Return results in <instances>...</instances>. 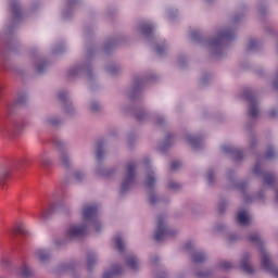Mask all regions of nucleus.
I'll return each instance as SVG.
<instances>
[{
  "label": "nucleus",
  "mask_w": 278,
  "mask_h": 278,
  "mask_svg": "<svg viewBox=\"0 0 278 278\" xmlns=\"http://www.w3.org/2000/svg\"><path fill=\"white\" fill-rule=\"evenodd\" d=\"M60 160L63 166L68 167L71 166V157H68V152L61 151L60 152Z\"/></svg>",
  "instance_id": "nucleus-18"
},
{
  "label": "nucleus",
  "mask_w": 278,
  "mask_h": 278,
  "mask_svg": "<svg viewBox=\"0 0 278 278\" xmlns=\"http://www.w3.org/2000/svg\"><path fill=\"white\" fill-rule=\"evenodd\" d=\"M269 116H271V118H275V116H277V110H271L269 112Z\"/></svg>",
  "instance_id": "nucleus-44"
},
{
  "label": "nucleus",
  "mask_w": 278,
  "mask_h": 278,
  "mask_svg": "<svg viewBox=\"0 0 278 278\" xmlns=\"http://www.w3.org/2000/svg\"><path fill=\"white\" fill-rule=\"evenodd\" d=\"M186 140L189 144H191V147H193V149H199V146L201 144V139L190 135L186 137Z\"/></svg>",
  "instance_id": "nucleus-17"
},
{
  "label": "nucleus",
  "mask_w": 278,
  "mask_h": 278,
  "mask_svg": "<svg viewBox=\"0 0 278 278\" xmlns=\"http://www.w3.org/2000/svg\"><path fill=\"white\" fill-rule=\"evenodd\" d=\"M146 164H147V165H149V162H148V161H146Z\"/></svg>",
  "instance_id": "nucleus-55"
},
{
  "label": "nucleus",
  "mask_w": 278,
  "mask_h": 278,
  "mask_svg": "<svg viewBox=\"0 0 278 278\" xmlns=\"http://www.w3.org/2000/svg\"><path fill=\"white\" fill-rule=\"evenodd\" d=\"M166 45H164V42H162V45L160 46V45H157L156 47H155V51H156V53L159 54V55H164V53H166Z\"/></svg>",
  "instance_id": "nucleus-27"
},
{
  "label": "nucleus",
  "mask_w": 278,
  "mask_h": 278,
  "mask_svg": "<svg viewBox=\"0 0 278 278\" xmlns=\"http://www.w3.org/2000/svg\"><path fill=\"white\" fill-rule=\"evenodd\" d=\"M174 236L175 232L170 230L168 227H166V217L159 216L156 231L154 235V239L156 240V242H164L166 238H173Z\"/></svg>",
  "instance_id": "nucleus-4"
},
{
  "label": "nucleus",
  "mask_w": 278,
  "mask_h": 278,
  "mask_svg": "<svg viewBox=\"0 0 278 278\" xmlns=\"http://www.w3.org/2000/svg\"><path fill=\"white\" fill-rule=\"evenodd\" d=\"M86 71V66L77 65L68 70L67 75L68 77H77L81 74V72Z\"/></svg>",
  "instance_id": "nucleus-13"
},
{
  "label": "nucleus",
  "mask_w": 278,
  "mask_h": 278,
  "mask_svg": "<svg viewBox=\"0 0 278 278\" xmlns=\"http://www.w3.org/2000/svg\"><path fill=\"white\" fill-rule=\"evenodd\" d=\"M45 68H47V63H41V64L37 65V71L39 73H45Z\"/></svg>",
  "instance_id": "nucleus-37"
},
{
  "label": "nucleus",
  "mask_w": 278,
  "mask_h": 278,
  "mask_svg": "<svg viewBox=\"0 0 278 278\" xmlns=\"http://www.w3.org/2000/svg\"><path fill=\"white\" fill-rule=\"evenodd\" d=\"M222 151L223 153H232L237 160H242V151L236 150L231 146H223Z\"/></svg>",
  "instance_id": "nucleus-10"
},
{
  "label": "nucleus",
  "mask_w": 278,
  "mask_h": 278,
  "mask_svg": "<svg viewBox=\"0 0 278 278\" xmlns=\"http://www.w3.org/2000/svg\"><path fill=\"white\" fill-rule=\"evenodd\" d=\"M126 264L129 268H131V270H138V268H140V262H138V257L134 255L128 256Z\"/></svg>",
  "instance_id": "nucleus-12"
},
{
  "label": "nucleus",
  "mask_w": 278,
  "mask_h": 278,
  "mask_svg": "<svg viewBox=\"0 0 278 278\" xmlns=\"http://www.w3.org/2000/svg\"><path fill=\"white\" fill-rule=\"evenodd\" d=\"M115 247L118 249L121 253L125 251V242L123 241V238L121 237L115 238Z\"/></svg>",
  "instance_id": "nucleus-22"
},
{
  "label": "nucleus",
  "mask_w": 278,
  "mask_h": 278,
  "mask_svg": "<svg viewBox=\"0 0 278 278\" xmlns=\"http://www.w3.org/2000/svg\"><path fill=\"white\" fill-rule=\"evenodd\" d=\"M17 231H18L20 233H25V229H23V227H20V228L17 229Z\"/></svg>",
  "instance_id": "nucleus-48"
},
{
  "label": "nucleus",
  "mask_w": 278,
  "mask_h": 278,
  "mask_svg": "<svg viewBox=\"0 0 278 278\" xmlns=\"http://www.w3.org/2000/svg\"><path fill=\"white\" fill-rule=\"evenodd\" d=\"M97 157L98 160H101L103 157V147L101 144H98Z\"/></svg>",
  "instance_id": "nucleus-32"
},
{
  "label": "nucleus",
  "mask_w": 278,
  "mask_h": 278,
  "mask_svg": "<svg viewBox=\"0 0 278 278\" xmlns=\"http://www.w3.org/2000/svg\"><path fill=\"white\" fill-rule=\"evenodd\" d=\"M249 260H251V255L249 253L244 254L241 261V268L247 275H253V267L249 263Z\"/></svg>",
  "instance_id": "nucleus-8"
},
{
  "label": "nucleus",
  "mask_w": 278,
  "mask_h": 278,
  "mask_svg": "<svg viewBox=\"0 0 278 278\" xmlns=\"http://www.w3.org/2000/svg\"><path fill=\"white\" fill-rule=\"evenodd\" d=\"M257 47V41L255 39H252L248 43V51H253Z\"/></svg>",
  "instance_id": "nucleus-31"
},
{
  "label": "nucleus",
  "mask_w": 278,
  "mask_h": 278,
  "mask_svg": "<svg viewBox=\"0 0 278 278\" xmlns=\"http://www.w3.org/2000/svg\"><path fill=\"white\" fill-rule=\"evenodd\" d=\"M230 242H233V237H229Z\"/></svg>",
  "instance_id": "nucleus-54"
},
{
  "label": "nucleus",
  "mask_w": 278,
  "mask_h": 278,
  "mask_svg": "<svg viewBox=\"0 0 278 278\" xmlns=\"http://www.w3.org/2000/svg\"><path fill=\"white\" fill-rule=\"evenodd\" d=\"M8 177H10V173L4 172L1 174L0 176V186H3V184H5V181H8Z\"/></svg>",
  "instance_id": "nucleus-30"
},
{
  "label": "nucleus",
  "mask_w": 278,
  "mask_h": 278,
  "mask_svg": "<svg viewBox=\"0 0 278 278\" xmlns=\"http://www.w3.org/2000/svg\"><path fill=\"white\" fill-rule=\"evenodd\" d=\"M39 162L42 166H49V164H51V159H49V154H47V152H43L39 155Z\"/></svg>",
  "instance_id": "nucleus-20"
},
{
  "label": "nucleus",
  "mask_w": 278,
  "mask_h": 278,
  "mask_svg": "<svg viewBox=\"0 0 278 278\" xmlns=\"http://www.w3.org/2000/svg\"><path fill=\"white\" fill-rule=\"evenodd\" d=\"M207 180L210 181V184L214 181V172L210 170L207 173Z\"/></svg>",
  "instance_id": "nucleus-40"
},
{
  "label": "nucleus",
  "mask_w": 278,
  "mask_h": 278,
  "mask_svg": "<svg viewBox=\"0 0 278 278\" xmlns=\"http://www.w3.org/2000/svg\"><path fill=\"white\" fill-rule=\"evenodd\" d=\"M123 273V269L121 268V266L115 265L111 268V270H106L103 274V278H116L118 277V275H121Z\"/></svg>",
  "instance_id": "nucleus-9"
},
{
  "label": "nucleus",
  "mask_w": 278,
  "mask_h": 278,
  "mask_svg": "<svg viewBox=\"0 0 278 278\" xmlns=\"http://www.w3.org/2000/svg\"><path fill=\"white\" fill-rule=\"evenodd\" d=\"M34 273L31 271V268H29L27 265H24L21 270L22 277H31Z\"/></svg>",
  "instance_id": "nucleus-25"
},
{
  "label": "nucleus",
  "mask_w": 278,
  "mask_h": 278,
  "mask_svg": "<svg viewBox=\"0 0 278 278\" xmlns=\"http://www.w3.org/2000/svg\"><path fill=\"white\" fill-rule=\"evenodd\" d=\"M148 116H149V114H147V112H144V111H139L136 114V118H137V121H139V123H142L143 121H147Z\"/></svg>",
  "instance_id": "nucleus-26"
},
{
  "label": "nucleus",
  "mask_w": 278,
  "mask_h": 278,
  "mask_svg": "<svg viewBox=\"0 0 278 278\" xmlns=\"http://www.w3.org/2000/svg\"><path fill=\"white\" fill-rule=\"evenodd\" d=\"M2 266H10V260L3 258Z\"/></svg>",
  "instance_id": "nucleus-45"
},
{
  "label": "nucleus",
  "mask_w": 278,
  "mask_h": 278,
  "mask_svg": "<svg viewBox=\"0 0 278 278\" xmlns=\"http://www.w3.org/2000/svg\"><path fill=\"white\" fill-rule=\"evenodd\" d=\"M207 275H208V274L198 273V277H200V278L207 277Z\"/></svg>",
  "instance_id": "nucleus-47"
},
{
  "label": "nucleus",
  "mask_w": 278,
  "mask_h": 278,
  "mask_svg": "<svg viewBox=\"0 0 278 278\" xmlns=\"http://www.w3.org/2000/svg\"><path fill=\"white\" fill-rule=\"evenodd\" d=\"M250 242H252L253 244H256L258 247L264 269L267 273H270L274 277L278 278V269L275 268V266L270 262V256H268V252L264 248V242L260 238V235L250 236Z\"/></svg>",
  "instance_id": "nucleus-2"
},
{
  "label": "nucleus",
  "mask_w": 278,
  "mask_h": 278,
  "mask_svg": "<svg viewBox=\"0 0 278 278\" xmlns=\"http://www.w3.org/2000/svg\"><path fill=\"white\" fill-rule=\"evenodd\" d=\"M83 222L84 226L72 225L66 230V237L70 240L73 238H79V236H84L86 233V227L90 225L94 228V231L99 233L103 226L101 225V220H99V208L94 205H87L83 210Z\"/></svg>",
  "instance_id": "nucleus-1"
},
{
  "label": "nucleus",
  "mask_w": 278,
  "mask_h": 278,
  "mask_svg": "<svg viewBox=\"0 0 278 278\" xmlns=\"http://www.w3.org/2000/svg\"><path fill=\"white\" fill-rule=\"evenodd\" d=\"M41 218H47V214L46 213H41Z\"/></svg>",
  "instance_id": "nucleus-50"
},
{
  "label": "nucleus",
  "mask_w": 278,
  "mask_h": 278,
  "mask_svg": "<svg viewBox=\"0 0 278 278\" xmlns=\"http://www.w3.org/2000/svg\"><path fill=\"white\" fill-rule=\"evenodd\" d=\"M254 175H260L262 170L260 169V163H256L253 169Z\"/></svg>",
  "instance_id": "nucleus-39"
},
{
  "label": "nucleus",
  "mask_w": 278,
  "mask_h": 278,
  "mask_svg": "<svg viewBox=\"0 0 278 278\" xmlns=\"http://www.w3.org/2000/svg\"><path fill=\"white\" fill-rule=\"evenodd\" d=\"M149 201L151 203V205H155V203H157V195L155 194H150Z\"/></svg>",
  "instance_id": "nucleus-35"
},
{
  "label": "nucleus",
  "mask_w": 278,
  "mask_h": 278,
  "mask_svg": "<svg viewBox=\"0 0 278 278\" xmlns=\"http://www.w3.org/2000/svg\"><path fill=\"white\" fill-rule=\"evenodd\" d=\"M237 222L239 223V225L245 227L247 225L251 224V215H249V212L247 210L239 211L237 213Z\"/></svg>",
  "instance_id": "nucleus-7"
},
{
  "label": "nucleus",
  "mask_w": 278,
  "mask_h": 278,
  "mask_svg": "<svg viewBox=\"0 0 278 278\" xmlns=\"http://www.w3.org/2000/svg\"><path fill=\"white\" fill-rule=\"evenodd\" d=\"M236 36V31L231 28H226L218 33L217 38L210 42V47L213 51H215V55H218V50H220V46L223 42H229V40H233Z\"/></svg>",
  "instance_id": "nucleus-3"
},
{
  "label": "nucleus",
  "mask_w": 278,
  "mask_h": 278,
  "mask_svg": "<svg viewBox=\"0 0 278 278\" xmlns=\"http://www.w3.org/2000/svg\"><path fill=\"white\" fill-rule=\"evenodd\" d=\"M90 110H91L92 112H99V103H98V102H92V103L90 104Z\"/></svg>",
  "instance_id": "nucleus-36"
},
{
  "label": "nucleus",
  "mask_w": 278,
  "mask_h": 278,
  "mask_svg": "<svg viewBox=\"0 0 278 278\" xmlns=\"http://www.w3.org/2000/svg\"><path fill=\"white\" fill-rule=\"evenodd\" d=\"M97 264V255L94 253H89L87 256V266L88 268H92Z\"/></svg>",
  "instance_id": "nucleus-21"
},
{
  "label": "nucleus",
  "mask_w": 278,
  "mask_h": 278,
  "mask_svg": "<svg viewBox=\"0 0 278 278\" xmlns=\"http://www.w3.org/2000/svg\"><path fill=\"white\" fill-rule=\"evenodd\" d=\"M140 86H142V81L135 83V90H138V88H140Z\"/></svg>",
  "instance_id": "nucleus-46"
},
{
  "label": "nucleus",
  "mask_w": 278,
  "mask_h": 278,
  "mask_svg": "<svg viewBox=\"0 0 278 278\" xmlns=\"http://www.w3.org/2000/svg\"><path fill=\"white\" fill-rule=\"evenodd\" d=\"M276 201H278V191H276Z\"/></svg>",
  "instance_id": "nucleus-53"
},
{
  "label": "nucleus",
  "mask_w": 278,
  "mask_h": 278,
  "mask_svg": "<svg viewBox=\"0 0 278 278\" xmlns=\"http://www.w3.org/2000/svg\"><path fill=\"white\" fill-rule=\"evenodd\" d=\"M9 114H12V106H9Z\"/></svg>",
  "instance_id": "nucleus-52"
},
{
  "label": "nucleus",
  "mask_w": 278,
  "mask_h": 278,
  "mask_svg": "<svg viewBox=\"0 0 278 278\" xmlns=\"http://www.w3.org/2000/svg\"><path fill=\"white\" fill-rule=\"evenodd\" d=\"M181 166V163L179 162H174L172 163V170H177Z\"/></svg>",
  "instance_id": "nucleus-41"
},
{
  "label": "nucleus",
  "mask_w": 278,
  "mask_h": 278,
  "mask_svg": "<svg viewBox=\"0 0 278 278\" xmlns=\"http://www.w3.org/2000/svg\"><path fill=\"white\" fill-rule=\"evenodd\" d=\"M168 188H169V190H177V188H179V184H177V182H169L168 184Z\"/></svg>",
  "instance_id": "nucleus-38"
},
{
  "label": "nucleus",
  "mask_w": 278,
  "mask_h": 278,
  "mask_svg": "<svg viewBox=\"0 0 278 278\" xmlns=\"http://www.w3.org/2000/svg\"><path fill=\"white\" fill-rule=\"evenodd\" d=\"M46 123L47 125H60V119L55 117H47Z\"/></svg>",
  "instance_id": "nucleus-29"
},
{
  "label": "nucleus",
  "mask_w": 278,
  "mask_h": 278,
  "mask_svg": "<svg viewBox=\"0 0 278 278\" xmlns=\"http://www.w3.org/2000/svg\"><path fill=\"white\" fill-rule=\"evenodd\" d=\"M35 255L37 260H39V262H47L49 261V257H51V254H49V252H47V250H43V249L37 250L35 252Z\"/></svg>",
  "instance_id": "nucleus-14"
},
{
  "label": "nucleus",
  "mask_w": 278,
  "mask_h": 278,
  "mask_svg": "<svg viewBox=\"0 0 278 278\" xmlns=\"http://www.w3.org/2000/svg\"><path fill=\"white\" fill-rule=\"evenodd\" d=\"M136 180V163H129L126 167V174L124 176L119 192L121 194H125L131 186H134V181Z\"/></svg>",
  "instance_id": "nucleus-5"
},
{
  "label": "nucleus",
  "mask_w": 278,
  "mask_h": 278,
  "mask_svg": "<svg viewBox=\"0 0 278 278\" xmlns=\"http://www.w3.org/2000/svg\"><path fill=\"white\" fill-rule=\"evenodd\" d=\"M265 157H266L267 160H273V157H275V149H274L273 147H268V148H267Z\"/></svg>",
  "instance_id": "nucleus-28"
},
{
  "label": "nucleus",
  "mask_w": 278,
  "mask_h": 278,
  "mask_svg": "<svg viewBox=\"0 0 278 278\" xmlns=\"http://www.w3.org/2000/svg\"><path fill=\"white\" fill-rule=\"evenodd\" d=\"M11 10L13 18H15V21H18V18H21V5L16 1H13L11 2Z\"/></svg>",
  "instance_id": "nucleus-15"
},
{
  "label": "nucleus",
  "mask_w": 278,
  "mask_h": 278,
  "mask_svg": "<svg viewBox=\"0 0 278 278\" xmlns=\"http://www.w3.org/2000/svg\"><path fill=\"white\" fill-rule=\"evenodd\" d=\"M219 268H222L223 270H229L230 268H233V264L227 262V261H220L218 263Z\"/></svg>",
  "instance_id": "nucleus-24"
},
{
  "label": "nucleus",
  "mask_w": 278,
  "mask_h": 278,
  "mask_svg": "<svg viewBox=\"0 0 278 278\" xmlns=\"http://www.w3.org/2000/svg\"><path fill=\"white\" fill-rule=\"evenodd\" d=\"M162 121H164V119L156 121V124H157V125H162Z\"/></svg>",
  "instance_id": "nucleus-51"
},
{
  "label": "nucleus",
  "mask_w": 278,
  "mask_h": 278,
  "mask_svg": "<svg viewBox=\"0 0 278 278\" xmlns=\"http://www.w3.org/2000/svg\"><path fill=\"white\" fill-rule=\"evenodd\" d=\"M84 177H86V174H84V172L75 173V179H77V181H81V179H84Z\"/></svg>",
  "instance_id": "nucleus-34"
},
{
  "label": "nucleus",
  "mask_w": 278,
  "mask_h": 278,
  "mask_svg": "<svg viewBox=\"0 0 278 278\" xmlns=\"http://www.w3.org/2000/svg\"><path fill=\"white\" fill-rule=\"evenodd\" d=\"M140 31L142 36L149 38L150 36H152L153 31H155V26L151 24H143L140 26Z\"/></svg>",
  "instance_id": "nucleus-11"
},
{
  "label": "nucleus",
  "mask_w": 278,
  "mask_h": 278,
  "mask_svg": "<svg viewBox=\"0 0 278 278\" xmlns=\"http://www.w3.org/2000/svg\"><path fill=\"white\" fill-rule=\"evenodd\" d=\"M264 182L266 184V186H273V184H275V175L274 174L264 175Z\"/></svg>",
  "instance_id": "nucleus-23"
},
{
  "label": "nucleus",
  "mask_w": 278,
  "mask_h": 278,
  "mask_svg": "<svg viewBox=\"0 0 278 278\" xmlns=\"http://www.w3.org/2000/svg\"><path fill=\"white\" fill-rule=\"evenodd\" d=\"M66 97H68V91H60L59 92V99L61 101H66Z\"/></svg>",
  "instance_id": "nucleus-33"
},
{
  "label": "nucleus",
  "mask_w": 278,
  "mask_h": 278,
  "mask_svg": "<svg viewBox=\"0 0 278 278\" xmlns=\"http://www.w3.org/2000/svg\"><path fill=\"white\" fill-rule=\"evenodd\" d=\"M245 99L249 102L250 116L252 118H257V116L260 115V109L257 108V98H255V94H253V92L248 91L245 92Z\"/></svg>",
  "instance_id": "nucleus-6"
},
{
  "label": "nucleus",
  "mask_w": 278,
  "mask_h": 278,
  "mask_svg": "<svg viewBox=\"0 0 278 278\" xmlns=\"http://www.w3.org/2000/svg\"><path fill=\"white\" fill-rule=\"evenodd\" d=\"M170 135L167 136V139H166V143L168 144V142H170Z\"/></svg>",
  "instance_id": "nucleus-49"
},
{
  "label": "nucleus",
  "mask_w": 278,
  "mask_h": 278,
  "mask_svg": "<svg viewBox=\"0 0 278 278\" xmlns=\"http://www.w3.org/2000/svg\"><path fill=\"white\" fill-rule=\"evenodd\" d=\"M192 260L194 264H203V262L207 260V256L205 255V253L197 252L193 254Z\"/></svg>",
  "instance_id": "nucleus-19"
},
{
  "label": "nucleus",
  "mask_w": 278,
  "mask_h": 278,
  "mask_svg": "<svg viewBox=\"0 0 278 278\" xmlns=\"http://www.w3.org/2000/svg\"><path fill=\"white\" fill-rule=\"evenodd\" d=\"M191 37H192L193 40H197V38H199V31H193L191 34Z\"/></svg>",
  "instance_id": "nucleus-43"
},
{
  "label": "nucleus",
  "mask_w": 278,
  "mask_h": 278,
  "mask_svg": "<svg viewBox=\"0 0 278 278\" xmlns=\"http://www.w3.org/2000/svg\"><path fill=\"white\" fill-rule=\"evenodd\" d=\"M193 247H194V244H193L192 242H187V243L185 244L186 251H190V249H193Z\"/></svg>",
  "instance_id": "nucleus-42"
},
{
  "label": "nucleus",
  "mask_w": 278,
  "mask_h": 278,
  "mask_svg": "<svg viewBox=\"0 0 278 278\" xmlns=\"http://www.w3.org/2000/svg\"><path fill=\"white\" fill-rule=\"evenodd\" d=\"M146 186L147 188H153L155 186V174L151 170L147 173Z\"/></svg>",
  "instance_id": "nucleus-16"
}]
</instances>
